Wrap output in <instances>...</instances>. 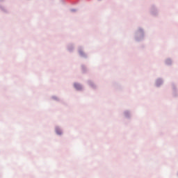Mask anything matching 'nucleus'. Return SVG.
<instances>
[{"instance_id": "1", "label": "nucleus", "mask_w": 178, "mask_h": 178, "mask_svg": "<svg viewBox=\"0 0 178 178\" xmlns=\"http://www.w3.org/2000/svg\"><path fill=\"white\" fill-rule=\"evenodd\" d=\"M74 87L76 90H80V88H81V86L79 83H74Z\"/></svg>"}, {"instance_id": "2", "label": "nucleus", "mask_w": 178, "mask_h": 178, "mask_svg": "<svg viewBox=\"0 0 178 178\" xmlns=\"http://www.w3.org/2000/svg\"><path fill=\"white\" fill-rule=\"evenodd\" d=\"M57 134H58L59 136H60V134H62V131H60V129H56V130Z\"/></svg>"}]
</instances>
